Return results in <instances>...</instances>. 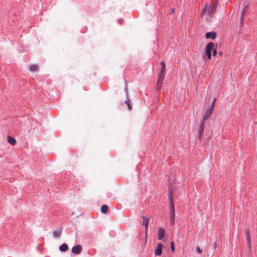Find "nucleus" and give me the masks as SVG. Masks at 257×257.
Returning <instances> with one entry per match:
<instances>
[{
  "label": "nucleus",
  "mask_w": 257,
  "mask_h": 257,
  "mask_svg": "<svg viewBox=\"0 0 257 257\" xmlns=\"http://www.w3.org/2000/svg\"><path fill=\"white\" fill-rule=\"evenodd\" d=\"M171 250L172 251H175V247H174V242L173 241H172L171 242Z\"/></svg>",
  "instance_id": "nucleus-23"
},
{
  "label": "nucleus",
  "mask_w": 257,
  "mask_h": 257,
  "mask_svg": "<svg viewBox=\"0 0 257 257\" xmlns=\"http://www.w3.org/2000/svg\"><path fill=\"white\" fill-rule=\"evenodd\" d=\"M244 10L242 11V14H241V17H240V24L242 23H243V13H244Z\"/></svg>",
  "instance_id": "nucleus-24"
},
{
  "label": "nucleus",
  "mask_w": 257,
  "mask_h": 257,
  "mask_svg": "<svg viewBox=\"0 0 257 257\" xmlns=\"http://www.w3.org/2000/svg\"><path fill=\"white\" fill-rule=\"evenodd\" d=\"M125 103L127 105L128 110H131L132 106H133L132 102L131 101H130L129 100L127 99L125 101Z\"/></svg>",
  "instance_id": "nucleus-18"
},
{
  "label": "nucleus",
  "mask_w": 257,
  "mask_h": 257,
  "mask_svg": "<svg viewBox=\"0 0 257 257\" xmlns=\"http://www.w3.org/2000/svg\"><path fill=\"white\" fill-rule=\"evenodd\" d=\"M59 249L61 252H65L68 250V246L66 243H64L59 246Z\"/></svg>",
  "instance_id": "nucleus-13"
},
{
  "label": "nucleus",
  "mask_w": 257,
  "mask_h": 257,
  "mask_svg": "<svg viewBox=\"0 0 257 257\" xmlns=\"http://www.w3.org/2000/svg\"><path fill=\"white\" fill-rule=\"evenodd\" d=\"M212 247L214 248V249H215L217 247V243L216 241H215L214 243L212 245Z\"/></svg>",
  "instance_id": "nucleus-26"
},
{
  "label": "nucleus",
  "mask_w": 257,
  "mask_h": 257,
  "mask_svg": "<svg viewBox=\"0 0 257 257\" xmlns=\"http://www.w3.org/2000/svg\"><path fill=\"white\" fill-rule=\"evenodd\" d=\"M122 21V20H118V22L119 23H120L121 21Z\"/></svg>",
  "instance_id": "nucleus-29"
},
{
  "label": "nucleus",
  "mask_w": 257,
  "mask_h": 257,
  "mask_svg": "<svg viewBox=\"0 0 257 257\" xmlns=\"http://www.w3.org/2000/svg\"><path fill=\"white\" fill-rule=\"evenodd\" d=\"M215 101H216V98H214V100L211 102V105L210 106L209 109L213 111L214 108L215 106Z\"/></svg>",
  "instance_id": "nucleus-21"
},
{
  "label": "nucleus",
  "mask_w": 257,
  "mask_h": 257,
  "mask_svg": "<svg viewBox=\"0 0 257 257\" xmlns=\"http://www.w3.org/2000/svg\"><path fill=\"white\" fill-rule=\"evenodd\" d=\"M61 232L62 231L61 229H58L57 230H54L53 233V236L58 238L60 237Z\"/></svg>",
  "instance_id": "nucleus-14"
},
{
  "label": "nucleus",
  "mask_w": 257,
  "mask_h": 257,
  "mask_svg": "<svg viewBox=\"0 0 257 257\" xmlns=\"http://www.w3.org/2000/svg\"><path fill=\"white\" fill-rule=\"evenodd\" d=\"M38 69V66L35 64H32L30 66V70L31 71H36Z\"/></svg>",
  "instance_id": "nucleus-20"
},
{
  "label": "nucleus",
  "mask_w": 257,
  "mask_h": 257,
  "mask_svg": "<svg viewBox=\"0 0 257 257\" xmlns=\"http://www.w3.org/2000/svg\"><path fill=\"white\" fill-rule=\"evenodd\" d=\"M207 5H206L205 7H204V8L202 10V13H201V16L202 17L203 15H204V14L205 13V12L207 11Z\"/></svg>",
  "instance_id": "nucleus-22"
},
{
  "label": "nucleus",
  "mask_w": 257,
  "mask_h": 257,
  "mask_svg": "<svg viewBox=\"0 0 257 257\" xmlns=\"http://www.w3.org/2000/svg\"><path fill=\"white\" fill-rule=\"evenodd\" d=\"M142 218L143 219L142 224L145 225V231H146V234L147 232L148 231V223H149V218L146 217L145 216H142Z\"/></svg>",
  "instance_id": "nucleus-10"
},
{
  "label": "nucleus",
  "mask_w": 257,
  "mask_h": 257,
  "mask_svg": "<svg viewBox=\"0 0 257 257\" xmlns=\"http://www.w3.org/2000/svg\"><path fill=\"white\" fill-rule=\"evenodd\" d=\"M161 64V65L162 66V68L160 71V72H162V73H165V62L162 61L160 63Z\"/></svg>",
  "instance_id": "nucleus-19"
},
{
  "label": "nucleus",
  "mask_w": 257,
  "mask_h": 257,
  "mask_svg": "<svg viewBox=\"0 0 257 257\" xmlns=\"http://www.w3.org/2000/svg\"><path fill=\"white\" fill-rule=\"evenodd\" d=\"M108 210V206L106 205H103L101 207V211L102 213H106Z\"/></svg>",
  "instance_id": "nucleus-17"
},
{
  "label": "nucleus",
  "mask_w": 257,
  "mask_h": 257,
  "mask_svg": "<svg viewBox=\"0 0 257 257\" xmlns=\"http://www.w3.org/2000/svg\"><path fill=\"white\" fill-rule=\"evenodd\" d=\"M223 54V53L222 52H219V55L220 56L222 55Z\"/></svg>",
  "instance_id": "nucleus-28"
},
{
  "label": "nucleus",
  "mask_w": 257,
  "mask_h": 257,
  "mask_svg": "<svg viewBox=\"0 0 257 257\" xmlns=\"http://www.w3.org/2000/svg\"><path fill=\"white\" fill-rule=\"evenodd\" d=\"M165 234V229L163 228L160 227L158 231V238L159 240H161L164 237Z\"/></svg>",
  "instance_id": "nucleus-11"
},
{
  "label": "nucleus",
  "mask_w": 257,
  "mask_h": 257,
  "mask_svg": "<svg viewBox=\"0 0 257 257\" xmlns=\"http://www.w3.org/2000/svg\"><path fill=\"white\" fill-rule=\"evenodd\" d=\"M205 128L204 121L203 120H200L199 121V126L197 131V138L199 140L201 139L202 135L204 132Z\"/></svg>",
  "instance_id": "nucleus-3"
},
{
  "label": "nucleus",
  "mask_w": 257,
  "mask_h": 257,
  "mask_svg": "<svg viewBox=\"0 0 257 257\" xmlns=\"http://www.w3.org/2000/svg\"><path fill=\"white\" fill-rule=\"evenodd\" d=\"M216 33L214 32H207L205 34V38L206 39H214L216 38Z\"/></svg>",
  "instance_id": "nucleus-12"
},
{
  "label": "nucleus",
  "mask_w": 257,
  "mask_h": 257,
  "mask_svg": "<svg viewBox=\"0 0 257 257\" xmlns=\"http://www.w3.org/2000/svg\"><path fill=\"white\" fill-rule=\"evenodd\" d=\"M212 112H213V110H212L209 108L207 109L205 111L204 115H203L202 119H201V120H203V121H205V120H207L211 116Z\"/></svg>",
  "instance_id": "nucleus-8"
},
{
  "label": "nucleus",
  "mask_w": 257,
  "mask_h": 257,
  "mask_svg": "<svg viewBox=\"0 0 257 257\" xmlns=\"http://www.w3.org/2000/svg\"><path fill=\"white\" fill-rule=\"evenodd\" d=\"M165 76V73L159 72L158 77L157 84V91H159L161 90L162 87L163 82Z\"/></svg>",
  "instance_id": "nucleus-2"
},
{
  "label": "nucleus",
  "mask_w": 257,
  "mask_h": 257,
  "mask_svg": "<svg viewBox=\"0 0 257 257\" xmlns=\"http://www.w3.org/2000/svg\"><path fill=\"white\" fill-rule=\"evenodd\" d=\"M8 141L12 145H14L16 144V141L15 139L9 136H8Z\"/></svg>",
  "instance_id": "nucleus-16"
},
{
  "label": "nucleus",
  "mask_w": 257,
  "mask_h": 257,
  "mask_svg": "<svg viewBox=\"0 0 257 257\" xmlns=\"http://www.w3.org/2000/svg\"><path fill=\"white\" fill-rule=\"evenodd\" d=\"M169 200L170 203V214H175L173 198L171 194L169 196Z\"/></svg>",
  "instance_id": "nucleus-4"
},
{
  "label": "nucleus",
  "mask_w": 257,
  "mask_h": 257,
  "mask_svg": "<svg viewBox=\"0 0 257 257\" xmlns=\"http://www.w3.org/2000/svg\"><path fill=\"white\" fill-rule=\"evenodd\" d=\"M244 232L246 236V240L247 242V247L249 250L251 249V242H250V230L248 229H244Z\"/></svg>",
  "instance_id": "nucleus-6"
},
{
  "label": "nucleus",
  "mask_w": 257,
  "mask_h": 257,
  "mask_svg": "<svg viewBox=\"0 0 257 257\" xmlns=\"http://www.w3.org/2000/svg\"><path fill=\"white\" fill-rule=\"evenodd\" d=\"M175 223V214H170V224L174 226Z\"/></svg>",
  "instance_id": "nucleus-15"
},
{
  "label": "nucleus",
  "mask_w": 257,
  "mask_h": 257,
  "mask_svg": "<svg viewBox=\"0 0 257 257\" xmlns=\"http://www.w3.org/2000/svg\"><path fill=\"white\" fill-rule=\"evenodd\" d=\"M162 244L161 243H158L157 247L155 250V254L156 255H160L162 253Z\"/></svg>",
  "instance_id": "nucleus-9"
},
{
  "label": "nucleus",
  "mask_w": 257,
  "mask_h": 257,
  "mask_svg": "<svg viewBox=\"0 0 257 257\" xmlns=\"http://www.w3.org/2000/svg\"><path fill=\"white\" fill-rule=\"evenodd\" d=\"M196 250H197V252L198 253H202V251L201 249L199 247H197Z\"/></svg>",
  "instance_id": "nucleus-25"
},
{
  "label": "nucleus",
  "mask_w": 257,
  "mask_h": 257,
  "mask_svg": "<svg viewBox=\"0 0 257 257\" xmlns=\"http://www.w3.org/2000/svg\"><path fill=\"white\" fill-rule=\"evenodd\" d=\"M211 51H213V56L217 55V50L214 49V44L213 42H209L206 46V53L208 59L211 58Z\"/></svg>",
  "instance_id": "nucleus-1"
},
{
  "label": "nucleus",
  "mask_w": 257,
  "mask_h": 257,
  "mask_svg": "<svg viewBox=\"0 0 257 257\" xmlns=\"http://www.w3.org/2000/svg\"><path fill=\"white\" fill-rule=\"evenodd\" d=\"M217 6V2L211 6H209L207 9V13L209 16H211L213 15L216 10Z\"/></svg>",
  "instance_id": "nucleus-5"
},
{
  "label": "nucleus",
  "mask_w": 257,
  "mask_h": 257,
  "mask_svg": "<svg viewBox=\"0 0 257 257\" xmlns=\"http://www.w3.org/2000/svg\"><path fill=\"white\" fill-rule=\"evenodd\" d=\"M174 12H175V9H172L171 10V12H170V14L171 15V14H173L174 13Z\"/></svg>",
  "instance_id": "nucleus-27"
},
{
  "label": "nucleus",
  "mask_w": 257,
  "mask_h": 257,
  "mask_svg": "<svg viewBox=\"0 0 257 257\" xmlns=\"http://www.w3.org/2000/svg\"><path fill=\"white\" fill-rule=\"evenodd\" d=\"M82 250V246L80 244H78L77 245L74 246L72 248V252L73 253L79 254Z\"/></svg>",
  "instance_id": "nucleus-7"
}]
</instances>
